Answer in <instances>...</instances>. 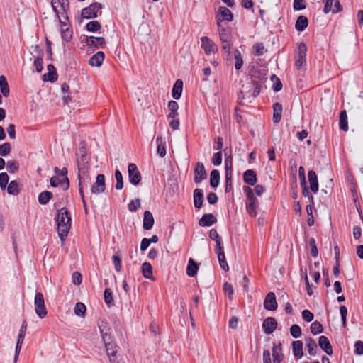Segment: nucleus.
I'll list each match as a JSON object with an SVG mask.
<instances>
[{"label": "nucleus", "instance_id": "obj_1", "mask_svg": "<svg viewBox=\"0 0 363 363\" xmlns=\"http://www.w3.org/2000/svg\"><path fill=\"white\" fill-rule=\"evenodd\" d=\"M99 328L110 363H121V358H120V355L118 354L116 344L112 341V337L108 333L110 328L107 327L106 321L101 320V323L99 324Z\"/></svg>", "mask_w": 363, "mask_h": 363}, {"label": "nucleus", "instance_id": "obj_2", "mask_svg": "<svg viewBox=\"0 0 363 363\" xmlns=\"http://www.w3.org/2000/svg\"><path fill=\"white\" fill-rule=\"evenodd\" d=\"M55 220L58 235L63 244L71 228V217L68 210L65 208L57 210Z\"/></svg>", "mask_w": 363, "mask_h": 363}, {"label": "nucleus", "instance_id": "obj_3", "mask_svg": "<svg viewBox=\"0 0 363 363\" xmlns=\"http://www.w3.org/2000/svg\"><path fill=\"white\" fill-rule=\"evenodd\" d=\"M243 190L247 196V211L250 216L255 217L257 216V209L259 206L258 199L255 196L253 190L249 186H244Z\"/></svg>", "mask_w": 363, "mask_h": 363}, {"label": "nucleus", "instance_id": "obj_4", "mask_svg": "<svg viewBox=\"0 0 363 363\" xmlns=\"http://www.w3.org/2000/svg\"><path fill=\"white\" fill-rule=\"evenodd\" d=\"M34 305L36 314L40 318H45L47 315L48 312L45 308V300L42 293L37 292L35 294Z\"/></svg>", "mask_w": 363, "mask_h": 363}, {"label": "nucleus", "instance_id": "obj_5", "mask_svg": "<svg viewBox=\"0 0 363 363\" xmlns=\"http://www.w3.org/2000/svg\"><path fill=\"white\" fill-rule=\"evenodd\" d=\"M51 6L58 20L61 19L60 13H65L69 9V0H52Z\"/></svg>", "mask_w": 363, "mask_h": 363}, {"label": "nucleus", "instance_id": "obj_6", "mask_svg": "<svg viewBox=\"0 0 363 363\" xmlns=\"http://www.w3.org/2000/svg\"><path fill=\"white\" fill-rule=\"evenodd\" d=\"M102 9V4L98 2L92 3L82 11V17L84 18H95L98 12Z\"/></svg>", "mask_w": 363, "mask_h": 363}, {"label": "nucleus", "instance_id": "obj_7", "mask_svg": "<svg viewBox=\"0 0 363 363\" xmlns=\"http://www.w3.org/2000/svg\"><path fill=\"white\" fill-rule=\"evenodd\" d=\"M128 171L130 182L135 186L138 185L141 181L142 177L136 164L134 163L129 164Z\"/></svg>", "mask_w": 363, "mask_h": 363}, {"label": "nucleus", "instance_id": "obj_8", "mask_svg": "<svg viewBox=\"0 0 363 363\" xmlns=\"http://www.w3.org/2000/svg\"><path fill=\"white\" fill-rule=\"evenodd\" d=\"M233 19V15L232 12L225 6H220L218 8L217 15H216V21L217 23L220 25H223L222 22L224 21L230 22Z\"/></svg>", "mask_w": 363, "mask_h": 363}, {"label": "nucleus", "instance_id": "obj_9", "mask_svg": "<svg viewBox=\"0 0 363 363\" xmlns=\"http://www.w3.org/2000/svg\"><path fill=\"white\" fill-rule=\"evenodd\" d=\"M85 43L90 48H104L106 40L103 37H86Z\"/></svg>", "mask_w": 363, "mask_h": 363}, {"label": "nucleus", "instance_id": "obj_10", "mask_svg": "<svg viewBox=\"0 0 363 363\" xmlns=\"http://www.w3.org/2000/svg\"><path fill=\"white\" fill-rule=\"evenodd\" d=\"M201 48L204 50L206 55L216 53L218 52V47L208 37L203 36L201 38Z\"/></svg>", "mask_w": 363, "mask_h": 363}, {"label": "nucleus", "instance_id": "obj_11", "mask_svg": "<svg viewBox=\"0 0 363 363\" xmlns=\"http://www.w3.org/2000/svg\"><path fill=\"white\" fill-rule=\"evenodd\" d=\"M106 189L105 176L99 174L96 177V181L91 188L92 194H100L104 192Z\"/></svg>", "mask_w": 363, "mask_h": 363}, {"label": "nucleus", "instance_id": "obj_12", "mask_svg": "<svg viewBox=\"0 0 363 363\" xmlns=\"http://www.w3.org/2000/svg\"><path fill=\"white\" fill-rule=\"evenodd\" d=\"M206 177L207 174L204 165L201 162H197L196 168L194 169V182L199 184L201 181L206 179Z\"/></svg>", "mask_w": 363, "mask_h": 363}, {"label": "nucleus", "instance_id": "obj_13", "mask_svg": "<svg viewBox=\"0 0 363 363\" xmlns=\"http://www.w3.org/2000/svg\"><path fill=\"white\" fill-rule=\"evenodd\" d=\"M277 327V322L273 317H268L264 320L262 323V329L267 334H272Z\"/></svg>", "mask_w": 363, "mask_h": 363}, {"label": "nucleus", "instance_id": "obj_14", "mask_svg": "<svg viewBox=\"0 0 363 363\" xmlns=\"http://www.w3.org/2000/svg\"><path fill=\"white\" fill-rule=\"evenodd\" d=\"M264 307L268 311H275L277 308L276 296L274 292H269L264 301Z\"/></svg>", "mask_w": 363, "mask_h": 363}, {"label": "nucleus", "instance_id": "obj_15", "mask_svg": "<svg viewBox=\"0 0 363 363\" xmlns=\"http://www.w3.org/2000/svg\"><path fill=\"white\" fill-rule=\"evenodd\" d=\"M58 21L61 27L62 38L66 42L70 41L72 38V30L65 21H62L61 19Z\"/></svg>", "mask_w": 363, "mask_h": 363}, {"label": "nucleus", "instance_id": "obj_16", "mask_svg": "<svg viewBox=\"0 0 363 363\" xmlns=\"http://www.w3.org/2000/svg\"><path fill=\"white\" fill-rule=\"evenodd\" d=\"M77 167L79 169V174L88 172L89 169V159L87 158L86 155H81L80 159H77Z\"/></svg>", "mask_w": 363, "mask_h": 363}, {"label": "nucleus", "instance_id": "obj_17", "mask_svg": "<svg viewBox=\"0 0 363 363\" xmlns=\"http://www.w3.org/2000/svg\"><path fill=\"white\" fill-rule=\"evenodd\" d=\"M253 88V92L252 96L253 97H256L259 95L261 90V86L260 84L255 80H252L250 82H246L245 84L242 85V89L245 91H250L251 89Z\"/></svg>", "mask_w": 363, "mask_h": 363}, {"label": "nucleus", "instance_id": "obj_18", "mask_svg": "<svg viewBox=\"0 0 363 363\" xmlns=\"http://www.w3.org/2000/svg\"><path fill=\"white\" fill-rule=\"evenodd\" d=\"M319 347L328 355H332L333 348L328 338L324 335L319 337Z\"/></svg>", "mask_w": 363, "mask_h": 363}, {"label": "nucleus", "instance_id": "obj_19", "mask_svg": "<svg viewBox=\"0 0 363 363\" xmlns=\"http://www.w3.org/2000/svg\"><path fill=\"white\" fill-rule=\"evenodd\" d=\"M218 30L219 33V37L221 41L231 40L232 33L230 28H225L223 25L217 23Z\"/></svg>", "mask_w": 363, "mask_h": 363}, {"label": "nucleus", "instance_id": "obj_20", "mask_svg": "<svg viewBox=\"0 0 363 363\" xmlns=\"http://www.w3.org/2000/svg\"><path fill=\"white\" fill-rule=\"evenodd\" d=\"M35 51L38 53V57L34 60V65L35 67V69L38 72H41L43 66V51L40 48L39 45H35Z\"/></svg>", "mask_w": 363, "mask_h": 363}, {"label": "nucleus", "instance_id": "obj_21", "mask_svg": "<svg viewBox=\"0 0 363 363\" xmlns=\"http://www.w3.org/2000/svg\"><path fill=\"white\" fill-rule=\"evenodd\" d=\"M244 182L250 186H255L257 183V174L253 169H248L243 174Z\"/></svg>", "mask_w": 363, "mask_h": 363}, {"label": "nucleus", "instance_id": "obj_22", "mask_svg": "<svg viewBox=\"0 0 363 363\" xmlns=\"http://www.w3.org/2000/svg\"><path fill=\"white\" fill-rule=\"evenodd\" d=\"M217 222V218L212 213L203 215L199 220L200 226H211Z\"/></svg>", "mask_w": 363, "mask_h": 363}, {"label": "nucleus", "instance_id": "obj_23", "mask_svg": "<svg viewBox=\"0 0 363 363\" xmlns=\"http://www.w3.org/2000/svg\"><path fill=\"white\" fill-rule=\"evenodd\" d=\"M104 53L99 51L89 59V65L92 67H100L104 60Z\"/></svg>", "mask_w": 363, "mask_h": 363}, {"label": "nucleus", "instance_id": "obj_24", "mask_svg": "<svg viewBox=\"0 0 363 363\" xmlns=\"http://www.w3.org/2000/svg\"><path fill=\"white\" fill-rule=\"evenodd\" d=\"M204 200L203 192L201 189H196L194 191V204L196 208H200Z\"/></svg>", "mask_w": 363, "mask_h": 363}, {"label": "nucleus", "instance_id": "obj_25", "mask_svg": "<svg viewBox=\"0 0 363 363\" xmlns=\"http://www.w3.org/2000/svg\"><path fill=\"white\" fill-rule=\"evenodd\" d=\"M308 177L310 183L311 190L313 193H316L318 191V182L315 172L313 170H310L308 173Z\"/></svg>", "mask_w": 363, "mask_h": 363}, {"label": "nucleus", "instance_id": "obj_26", "mask_svg": "<svg viewBox=\"0 0 363 363\" xmlns=\"http://www.w3.org/2000/svg\"><path fill=\"white\" fill-rule=\"evenodd\" d=\"M232 162H230V167H228V160H226V172H225V188L226 193L232 190Z\"/></svg>", "mask_w": 363, "mask_h": 363}, {"label": "nucleus", "instance_id": "obj_27", "mask_svg": "<svg viewBox=\"0 0 363 363\" xmlns=\"http://www.w3.org/2000/svg\"><path fill=\"white\" fill-rule=\"evenodd\" d=\"M273 363H281L283 360V354L281 352V344L276 345L274 344L272 349Z\"/></svg>", "mask_w": 363, "mask_h": 363}, {"label": "nucleus", "instance_id": "obj_28", "mask_svg": "<svg viewBox=\"0 0 363 363\" xmlns=\"http://www.w3.org/2000/svg\"><path fill=\"white\" fill-rule=\"evenodd\" d=\"M154 225V218L152 213L149 211H145L143 218V228L145 230H150Z\"/></svg>", "mask_w": 363, "mask_h": 363}, {"label": "nucleus", "instance_id": "obj_29", "mask_svg": "<svg viewBox=\"0 0 363 363\" xmlns=\"http://www.w3.org/2000/svg\"><path fill=\"white\" fill-rule=\"evenodd\" d=\"M183 90V81L177 79L172 88V97L177 100L181 97Z\"/></svg>", "mask_w": 363, "mask_h": 363}, {"label": "nucleus", "instance_id": "obj_30", "mask_svg": "<svg viewBox=\"0 0 363 363\" xmlns=\"http://www.w3.org/2000/svg\"><path fill=\"white\" fill-rule=\"evenodd\" d=\"M292 349L294 355L296 359H300L303 357V342L301 341H294L292 342Z\"/></svg>", "mask_w": 363, "mask_h": 363}, {"label": "nucleus", "instance_id": "obj_31", "mask_svg": "<svg viewBox=\"0 0 363 363\" xmlns=\"http://www.w3.org/2000/svg\"><path fill=\"white\" fill-rule=\"evenodd\" d=\"M198 269V264L192 258H190L186 268L187 275L191 277H194L197 274Z\"/></svg>", "mask_w": 363, "mask_h": 363}, {"label": "nucleus", "instance_id": "obj_32", "mask_svg": "<svg viewBox=\"0 0 363 363\" xmlns=\"http://www.w3.org/2000/svg\"><path fill=\"white\" fill-rule=\"evenodd\" d=\"M308 25V18L304 16H300L298 17L295 28L298 31H303Z\"/></svg>", "mask_w": 363, "mask_h": 363}, {"label": "nucleus", "instance_id": "obj_33", "mask_svg": "<svg viewBox=\"0 0 363 363\" xmlns=\"http://www.w3.org/2000/svg\"><path fill=\"white\" fill-rule=\"evenodd\" d=\"M142 273L145 278L155 280L152 277V267L149 262H144L142 265Z\"/></svg>", "mask_w": 363, "mask_h": 363}, {"label": "nucleus", "instance_id": "obj_34", "mask_svg": "<svg viewBox=\"0 0 363 363\" xmlns=\"http://www.w3.org/2000/svg\"><path fill=\"white\" fill-rule=\"evenodd\" d=\"M157 145V154L161 157H164L166 155V146L165 142L163 140L162 136H157L156 139Z\"/></svg>", "mask_w": 363, "mask_h": 363}, {"label": "nucleus", "instance_id": "obj_35", "mask_svg": "<svg viewBox=\"0 0 363 363\" xmlns=\"http://www.w3.org/2000/svg\"><path fill=\"white\" fill-rule=\"evenodd\" d=\"M274 113L273 120L274 123H279L281 118L282 105L280 103H275L273 105Z\"/></svg>", "mask_w": 363, "mask_h": 363}, {"label": "nucleus", "instance_id": "obj_36", "mask_svg": "<svg viewBox=\"0 0 363 363\" xmlns=\"http://www.w3.org/2000/svg\"><path fill=\"white\" fill-rule=\"evenodd\" d=\"M306 347L310 355L314 356L316 354L318 346L316 342L311 337L306 340Z\"/></svg>", "mask_w": 363, "mask_h": 363}, {"label": "nucleus", "instance_id": "obj_37", "mask_svg": "<svg viewBox=\"0 0 363 363\" xmlns=\"http://www.w3.org/2000/svg\"><path fill=\"white\" fill-rule=\"evenodd\" d=\"M220 182V173L218 170L214 169L211 171L210 174V185L213 188H216Z\"/></svg>", "mask_w": 363, "mask_h": 363}, {"label": "nucleus", "instance_id": "obj_38", "mask_svg": "<svg viewBox=\"0 0 363 363\" xmlns=\"http://www.w3.org/2000/svg\"><path fill=\"white\" fill-rule=\"evenodd\" d=\"M0 89L4 96L7 97L9 95V84L4 75L0 76Z\"/></svg>", "mask_w": 363, "mask_h": 363}, {"label": "nucleus", "instance_id": "obj_39", "mask_svg": "<svg viewBox=\"0 0 363 363\" xmlns=\"http://www.w3.org/2000/svg\"><path fill=\"white\" fill-rule=\"evenodd\" d=\"M340 128L343 131L348 130L347 111L343 110L340 113Z\"/></svg>", "mask_w": 363, "mask_h": 363}, {"label": "nucleus", "instance_id": "obj_40", "mask_svg": "<svg viewBox=\"0 0 363 363\" xmlns=\"http://www.w3.org/2000/svg\"><path fill=\"white\" fill-rule=\"evenodd\" d=\"M52 192L48 191H44L39 194L38 202L41 205H45L49 202V201L52 199Z\"/></svg>", "mask_w": 363, "mask_h": 363}, {"label": "nucleus", "instance_id": "obj_41", "mask_svg": "<svg viewBox=\"0 0 363 363\" xmlns=\"http://www.w3.org/2000/svg\"><path fill=\"white\" fill-rule=\"evenodd\" d=\"M6 190L9 194L17 195L20 191L17 181L12 180L8 185Z\"/></svg>", "mask_w": 363, "mask_h": 363}, {"label": "nucleus", "instance_id": "obj_42", "mask_svg": "<svg viewBox=\"0 0 363 363\" xmlns=\"http://www.w3.org/2000/svg\"><path fill=\"white\" fill-rule=\"evenodd\" d=\"M86 308L83 303L78 302L74 307V313L78 315L83 317L85 315Z\"/></svg>", "mask_w": 363, "mask_h": 363}, {"label": "nucleus", "instance_id": "obj_43", "mask_svg": "<svg viewBox=\"0 0 363 363\" xmlns=\"http://www.w3.org/2000/svg\"><path fill=\"white\" fill-rule=\"evenodd\" d=\"M101 28L100 23L97 21H92L86 23V28L91 32H96Z\"/></svg>", "mask_w": 363, "mask_h": 363}, {"label": "nucleus", "instance_id": "obj_44", "mask_svg": "<svg viewBox=\"0 0 363 363\" xmlns=\"http://www.w3.org/2000/svg\"><path fill=\"white\" fill-rule=\"evenodd\" d=\"M115 177L116 179V189L121 190L123 187V179L121 172L118 169L115 172Z\"/></svg>", "mask_w": 363, "mask_h": 363}, {"label": "nucleus", "instance_id": "obj_45", "mask_svg": "<svg viewBox=\"0 0 363 363\" xmlns=\"http://www.w3.org/2000/svg\"><path fill=\"white\" fill-rule=\"evenodd\" d=\"M311 331L313 335H317L323 331V327L320 322L315 321L311 325Z\"/></svg>", "mask_w": 363, "mask_h": 363}, {"label": "nucleus", "instance_id": "obj_46", "mask_svg": "<svg viewBox=\"0 0 363 363\" xmlns=\"http://www.w3.org/2000/svg\"><path fill=\"white\" fill-rule=\"evenodd\" d=\"M234 57L236 60L235 64V68L236 70H239L242 67V65L243 64L241 53L240 52L239 50H235L234 51Z\"/></svg>", "mask_w": 363, "mask_h": 363}, {"label": "nucleus", "instance_id": "obj_47", "mask_svg": "<svg viewBox=\"0 0 363 363\" xmlns=\"http://www.w3.org/2000/svg\"><path fill=\"white\" fill-rule=\"evenodd\" d=\"M271 80L274 82V85L272 87L273 90L275 92H278V91H281L282 89V84H281L280 79L275 74H272L271 76Z\"/></svg>", "mask_w": 363, "mask_h": 363}, {"label": "nucleus", "instance_id": "obj_48", "mask_svg": "<svg viewBox=\"0 0 363 363\" xmlns=\"http://www.w3.org/2000/svg\"><path fill=\"white\" fill-rule=\"evenodd\" d=\"M11 151V144L9 143H4L0 145V155L6 156L10 154Z\"/></svg>", "mask_w": 363, "mask_h": 363}, {"label": "nucleus", "instance_id": "obj_49", "mask_svg": "<svg viewBox=\"0 0 363 363\" xmlns=\"http://www.w3.org/2000/svg\"><path fill=\"white\" fill-rule=\"evenodd\" d=\"M57 79V72H48L46 74L43 75V80L46 82L49 81L51 82H54Z\"/></svg>", "mask_w": 363, "mask_h": 363}, {"label": "nucleus", "instance_id": "obj_50", "mask_svg": "<svg viewBox=\"0 0 363 363\" xmlns=\"http://www.w3.org/2000/svg\"><path fill=\"white\" fill-rule=\"evenodd\" d=\"M6 169L10 173H15L18 170V164L15 160L7 162Z\"/></svg>", "mask_w": 363, "mask_h": 363}, {"label": "nucleus", "instance_id": "obj_51", "mask_svg": "<svg viewBox=\"0 0 363 363\" xmlns=\"http://www.w3.org/2000/svg\"><path fill=\"white\" fill-rule=\"evenodd\" d=\"M290 333L294 338H298L301 335V329L298 325H292L290 328Z\"/></svg>", "mask_w": 363, "mask_h": 363}, {"label": "nucleus", "instance_id": "obj_52", "mask_svg": "<svg viewBox=\"0 0 363 363\" xmlns=\"http://www.w3.org/2000/svg\"><path fill=\"white\" fill-rule=\"evenodd\" d=\"M9 177L6 172L0 173V188L4 190L8 184Z\"/></svg>", "mask_w": 363, "mask_h": 363}, {"label": "nucleus", "instance_id": "obj_53", "mask_svg": "<svg viewBox=\"0 0 363 363\" xmlns=\"http://www.w3.org/2000/svg\"><path fill=\"white\" fill-rule=\"evenodd\" d=\"M140 207V199H136L131 201L128 205V210L131 212L136 211Z\"/></svg>", "mask_w": 363, "mask_h": 363}, {"label": "nucleus", "instance_id": "obj_54", "mask_svg": "<svg viewBox=\"0 0 363 363\" xmlns=\"http://www.w3.org/2000/svg\"><path fill=\"white\" fill-rule=\"evenodd\" d=\"M104 301L108 306L113 305V299L110 289H106L104 291Z\"/></svg>", "mask_w": 363, "mask_h": 363}, {"label": "nucleus", "instance_id": "obj_55", "mask_svg": "<svg viewBox=\"0 0 363 363\" xmlns=\"http://www.w3.org/2000/svg\"><path fill=\"white\" fill-rule=\"evenodd\" d=\"M309 245L311 247V253L313 257H316L318 255V248L315 244V240L313 238L309 240Z\"/></svg>", "mask_w": 363, "mask_h": 363}, {"label": "nucleus", "instance_id": "obj_56", "mask_svg": "<svg viewBox=\"0 0 363 363\" xmlns=\"http://www.w3.org/2000/svg\"><path fill=\"white\" fill-rule=\"evenodd\" d=\"M211 161L214 165H220L222 162V152L218 151V152L214 153L212 157Z\"/></svg>", "mask_w": 363, "mask_h": 363}, {"label": "nucleus", "instance_id": "obj_57", "mask_svg": "<svg viewBox=\"0 0 363 363\" xmlns=\"http://www.w3.org/2000/svg\"><path fill=\"white\" fill-rule=\"evenodd\" d=\"M255 54L257 56H262L264 53V46L262 43H257L254 45Z\"/></svg>", "mask_w": 363, "mask_h": 363}, {"label": "nucleus", "instance_id": "obj_58", "mask_svg": "<svg viewBox=\"0 0 363 363\" xmlns=\"http://www.w3.org/2000/svg\"><path fill=\"white\" fill-rule=\"evenodd\" d=\"M301 186L302 187V194H303V196H305V197H308V199L310 200V203L313 204L314 203L313 196L309 192V191H308V189L307 188V186H306V183H305V184L301 185Z\"/></svg>", "mask_w": 363, "mask_h": 363}, {"label": "nucleus", "instance_id": "obj_59", "mask_svg": "<svg viewBox=\"0 0 363 363\" xmlns=\"http://www.w3.org/2000/svg\"><path fill=\"white\" fill-rule=\"evenodd\" d=\"M209 238L211 240L216 241L217 245H219V242H221V239L216 229H211L209 232Z\"/></svg>", "mask_w": 363, "mask_h": 363}, {"label": "nucleus", "instance_id": "obj_60", "mask_svg": "<svg viewBox=\"0 0 363 363\" xmlns=\"http://www.w3.org/2000/svg\"><path fill=\"white\" fill-rule=\"evenodd\" d=\"M305 0H294V9L296 11L305 9L306 7Z\"/></svg>", "mask_w": 363, "mask_h": 363}, {"label": "nucleus", "instance_id": "obj_61", "mask_svg": "<svg viewBox=\"0 0 363 363\" xmlns=\"http://www.w3.org/2000/svg\"><path fill=\"white\" fill-rule=\"evenodd\" d=\"M72 282L74 285L79 286L81 284L82 277V274L79 272H74L72 274Z\"/></svg>", "mask_w": 363, "mask_h": 363}, {"label": "nucleus", "instance_id": "obj_62", "mask_svg": "<svg viewBox=\"0 0 363 363\" xmlns=\"http://www.w3.org/2000/svg\"><path fill=\"white\" fill-rule=\"evenodd\" d=\"M306 51H307L306 45L303 42L301 43L298 45V56L300 57V58H302V57H306Z\"/></svg>", "mask_w": 363, "mask_h": 363}, {"label": "nucleus", "instance_id": "obj_63", "mask_svg": "<svg viewBox=\"0 0 363 363\" xmlns=\"http://www.w3.org/2000/svg\"><path fill=\"white\" fill-rule=\"evenodd\" d=\"M302 318L307 322H311L313 320V314L308 310L305 309L302 311Z\"/></svg>", "mask_w": 363, "mask_h": 363}, {"label": "nucleus", "instance_id": "obj_64", "mask_svg": "<svg viewBox=\"0 0 363 363\" xmlns=\"http://www.w3.org/2000/svg\"><path fill=\"white\" fill-rule=\"evenodd\" d=\"M354 352L358 355L363 354V342L358 340L354 343Z\"/></svg>", "mask_w": 363, "mask_h": 363}]
</instances>
